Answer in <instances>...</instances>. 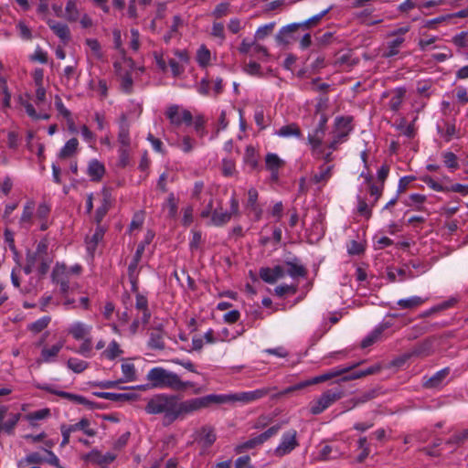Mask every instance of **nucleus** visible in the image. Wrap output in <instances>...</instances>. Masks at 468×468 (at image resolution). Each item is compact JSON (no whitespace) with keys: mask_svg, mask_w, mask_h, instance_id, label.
<instances>
[{"mask_svg":"<svg viewBox=\"0 0 468 468\" xmlns=\"http://www.w3.org/2000/svg\"><path fill=\"white\" fill-rule=\"evenodd\" d=\"M207 408L206 396L181 400L176 395L162 393L153 396L148 400L145 411L148 414H163V423L170 425Z\"/></svg>","mask_w":468,"mask_h":468,"instance_id":"1","label":"nucleus"},{"mask_svg":"<svg viewBox=\"0 0 468 468\" xmlns=\"http://www.w3.org/2000/svg\"><path fill=\"white\" fill-rule=\"evenodd\" d=\"M146 379L152 388L185 391L194 386L193 382L184 381L176 373L162 367L150 369L146 375Z\"/></svg>","mask_w":468,"mask_h":468,"instance_id":"2","label":"nucleus"},{"mask_svg":"<svg viewBox=\"0 0 468 468\" xmlns=\"http://www.w3.org/2000/svg\"><path fill=\"white\" fill-rule=\"evenodd\" d=\"M275 388H261L250 391L238 392L229 395H207V407L212 404H223L227 402H241L243 404L252 403L268 396Z\"/></svg>","mask_w":468,"mask_h":468,"instance_id":"3","label":"nucleus"},{"mask_svg":"<svg viewBox=\"0 0 468 468\" xmlns=\"http://www.w3.org/2000/svg\"><path fill=\"white\" fill-rule=\"evenodd\" d=\"M356 367V364H353V365H351L349 367H336V368L331 369L330 371H328V372H326L324 374H322L320 376H316V377L312 378L310 379L302 381L300 383H297V384H295L293 386H291V387L283 389L282 391H281L279 393L273 394V395H271V398L272 399H277V398H280L282 396H284V395H287L289 393H292L293 391L303 389V388H306L308 386L315 385V384H319V383L327 381L329 379H332L334 378L339 377V376H341V375L350 371L351 369H353Z\"/></svg>","mask_w":468,"mask_h":468,"instance_id":"4","label":"nucleus"},{"mask_svg":"<svg viewBox=\"0 0 468 468\" xmlns=\"http://www.w3.org/2000/svg\"><path fill=\"white\" fill-rule=\"evenodd\" d=\"M344 397V391L341 388H331L323 392L320 397L310 403V412L313 415H318Z\"/></svg>","mask_w":468,"mask_h":468,"instance_id":"5","label":"nucleus"},{"mask_svg":"<svg viewBox=\"0 0 468 468\" xmlns=\"http://www.w3.org/2000/svg\"><path fill=\"white\" fill-rule=\"evenodd\" d=\"M165 114L170 124L176 128L182 124L191 125L193 122V115L190 111L177 104L169 105Z\"/></svg>","mask_w":468,"mask_h":468,"instance_id":"6","label":"nucleus"},{"mask_svg":"<svg viewBox=\"0 0 468 468\" xmlns=\"http://www.w3.org/2000/svg\"><path fill=\"white\" fill-rule=\"evenodd\" d=\"M328 11L329 9H325L320 14L314 16L313 17L309 18L308 20L303 23H293L286 27H283L276 36L277 41L280 43H288V40L286 38V36L288 34L295 32L300 28L304 30L309 29L311 27L315 26L322 19V17H324L328 13Z\"/></svg>","mask_w":468,"mask_h":468,"instance_id":"7","label":"nucleus"},{"mask_svg":"<svg viewBox=\"0 0 468 468\" xmlns=\"http://www.w3.org/2000/svg\"><path fill=\"white\" fill-rule=\"evenodd\" d=\"M350 117H338L335 120L336 130L334 133L332 141L328 144V150L335 151L340 144L346 141L351 132Z\"/></svg>","mask_w":468,"mask_h":468,"instance_id":"8","label":"nucleus"},{"mask_svg":"<svg viewBox=\"0 0 468 468\" xmlns=\"http://www.w3.org/2000/svg\"><path fill=\"white\" fill-rule=\"evenodd\" d=\"M230 210L223 211L222 209H215L210 218L209 225L221 227L226 225L233 215L239 214V200L235 194L230 198Z\"/></svg>","mask_w":468,"mask_h":468,"instance_id":"9","label":"nucleus"},{"mask_svg":"<svg viewBox=\"0 0 468 468\" xmlns=\"http://www.w3.org/2000/svg\"><path fill=\"white\" fill-rule=\"evenodd\" d=\"M298 445L297 431L290 430L283 433L280 444L274 450V454L277 457H282L293 451Z\"/></svg>","mask_w":468,"mask_h":468,"instance_id":"10","label":"nucleus"},{"mask_svg":"<svg viewBox=\"0 0 468 468\" xmlns=\"http://www.w3.org/2000/svg\"><path fill=\"white\" fill-rule=\"evenodd\" d=\"M69 269L64 263H57L52 271V281L59 285L63 294L69 290Z\"/></svg>","mask_w":468,"mask_h":468,"instance_id":"11","label":"nucleus"},{"mask_svg":"<svg viewBox=\"0 0 468 468\" xmlns=\"http://www.w3.org/2000/svg\"><path fill=\"white\" fill-rule=\"evenodd\" d=\"M335 165H321L318 167V172L314 173L310 178V182L318 186L321 190L333 176Z\"/></svg>","mask_w":468,"mask_h":468,"instance_id":"12","label":"nucleus"},{"mask_svg":"<svg viewBox=\"0 0 468 468\" xmlns=\"http://www.w3.org/2000/svg\"><path fill=\"white\" fill-rule=\"evenodd\" d=\"M27 259L28 260V262L34 266L35 271L40 278L48 273L53 261L51 256H39L33 253H28Z\"/></svg>","mask_w":468,"mask_h":468,"instance_id":"13","label":"nucleus"},{"mask_svg":"<svg viewBox=\"0 0 468 468\" xmlns=\"http://www.w3.org/2000/svg\"><path fill=\"white\" fill-rule=\"evenodd\" d=\"M259 275L265 282L273 284L285 276V268L281 265H276L273 268L262 267L259 271Z\"/></svg>","mask_w":468,"mask_h":468,"instance_id":"14","label":"nucleus"},{"mask_svg":"<svg viewBox=\"0 0 468 468\" xmlns=\"http://www.w3.org/2000/svg\"><path fill=\"white\" fill-rule=\"evenodd\" d=\"M324 133L319 131H313L308 134L307 141L311 147V154L314 158H320L324 153L323 141Z\"/></svg>","mask_w":468,"mask_h":468,"instance_id":"15","label":"nucleus"},{"mask_svg":"<svg viewBox=\"0 0 468 468\" xmlns=\"http://www.w3.org/2000/svg\"><path fill=\"white\" fill-rule=\"evenodd\" d=\"M154 238V234L152 232H148L146 234L144 241H142L133 255L132 261L128 267L129 278L133 279V271H136L139 261H141L142 255L144 251L145 246L148 245Z\"/></svg>","mask_w":468,"mask_h":468,"instance_id":"16","label":"nucleus"},{"mask_svg":"<svg viewBox=\"0 0 468 468\" xmlns=\"http://www.w3.org/2000/svg\"><path fill=\"white\" fill-rule=\"evenodd\" d=\"M91 325L83 322H75L68 328V334L75 340H83L90 337Z\"/></svg>","mask_w":468,"mask_h":468,"instance_id":"17","label":"nucleus"},{"mask_svg":"<svg viewBox=\"0 0 468 468\" xmlns=\"http://www.w3.org/2000/svg\"><path fill=\"white\" fill-rule=\"evenodd\" d=\"M39 388L43 390L49 392V393L56 394L61 398L67 399L76 404H80V405H90V402L86 398H84L80 395L69 393V392H65V391L55 390L48 385L40 386Z\"/></svg>","mask_w":468,"mask_h":468,"instance_id":"18","label":"nucleus"},{"mask_svg":"<svg viewBox=\"0 0 468 468\" xmlns=\"http://www.w3.org/2000/svg\"><path fill=\"white\" fill-rule=\"evenodd\" d=\"M47 23L54 34L65 44L70 40V31L66 24L53 19H48Z\"/></svg>","mask_w":468,"mask_h":468,"instance_id":"19","label":"nucleus"},{"mask_svg":"<svg viewBox=\"0 0 468 468\" xmlns=\"http://www.w3.org/2000/svg\"><path fill=\"white\" fill-rule=\"evenodd\" d=\"M64 346V341H58L51 346H43L40 354V361L44 363H50L55 361L58 353Z\"/></svg>","mask_w":468,"mask_h":468,"instance_id":"20","label":"nucleus"},{"mask_svg":"<svg viewBox=\"0 0 468 468\" xmlns=\"http://www.w3.org/2000/svg\"><path fill=\"white\" fill-rule=\"evenodd\" d=\"M390 37L391 39L387 42L383 51V58H391L398 55L405 42V37H401L400 36Z\"/></svg>","mask_w":468,"mask_h":468,"instance_id":"21","label":"nucleus"},{"mask_svg":"<svg viewBox=\"0 0 468 468\" xmlns=\"http://www.w3.org/2000/svg\"><path fill=\"white\" fill-rule=\"evenodd\" d=\"M118 142L120 147H130V125L125 115H122L119 123Z\"/></svg>","mask_w":468,"mask_h":468,"instance_id":"22","label":"nucleus"},{"mask_svg":"<svg viewBox=\"0 0 468 468\" xmlns=\"http://www.w3.org/2000/svg\"><path fill=\"white\" fill-rule=\"evenodd\" d=\"M266 168L271 172L273 179L278 178V171L284 165V161L282 160L276 154H268L265 157Z\"/></svg>","mask_w":468,"mask_h":468,"instance_id":"23","label":"nucleus"},{"mask_svg":"<svg viewBox=\"0 0 468 468\" xmlns=\"http://www.w3.org/2000/svg\"><path fill=\"white\" fill-rule=\"evenodd\" d=\"M148 346L154 350L165 348L164 332L160 327L153 328L148 340Z\"/></svg>","mask_w":468,"mask_h":468,"instance_id":"24","label":"nucleus"},{"mask_svg":"<svg viewBox=\"0 0 468 468\" xmlns=\"http://www.w3.org/2000/svg\"><path fill=\"white\" fill-rule=\"evenodd\" d=\"M258 191L255 189V188H250L249 189L248 191V200H247V204H246V208L253 213L256 217L257 219H259L261 216V208L259 207V205L257 204V200H258Z\"/></svg>","mask_w":468,"mask_h":468,"instance_id":"25","label":"nucleus"},{"mask_svg":"<svg viewBox=\"0 0 468 468\" xmlns=\"http://www.w3.org/2000/svg\"><path fill=\"white\" fill-rule=\"evenodd\" d=\"M275 134L280 137H296L301 138L303 133L299 127V125L295 122H292L286 125L282 126L279 130L275 132Z\"/></svg>","mask_w":468,"mask_h":468,"instance_id":"26","label":"nucleus"},{"mask_svg":"<svg viewBox=\"0 0 468 468\" xmlns=\"http://www.w3.org/2000/svg\"><path fill=\"white\" fill-rule=\"evenodd\" d=\"M105 174V167L102 163L93 159L89 163L88 175L93 181H100Z\"/></svg>","mask_w":468,"mask_h":468,"instance_id":"27","label":"nucleus"},{"mask_svg":"<svg viewBox=\"0 0 468 468\" xmlns=\"http://www.w3.org/2000/svg\"><path fill=\"white\" fill-rule=\"evenodd\" d=\"M111 206V194L108 190L103 189L101 205L99 207L95 213V221L100 224L104 216L107 214Z\"/></svg>","mask_w":468,"mask_h":468,"instance_id":"28","label":"nucleus"},{"mask_svg":"<svg viewBox=\"0 0 468 468\" xmlns=\"http://www.w3.org/2000/svg\"><path fill=\"white\" fill-rule=\"evenodd\" d=\"M216 440L217 435L213 427L204 426L201 428L199 441L202 443L203 447H210L216 441Z\"/></svg>","mask_w":468,"mask_h":468,"instance_id":"29","label":"nucleus"},{"mask_svg":"<svg viewBox=\"0 0 468 468\" xmlns=\"http://www.w3.org/2000/svg\"><path fill=\"white\" fill-rule=\"evenodd\" d=\"M284 265L286 267L285 274L287 273L292 279L304 277L307 274L306 269L302 264H299L296 261H285Z\"/></svg>","mask_w":468,"mask_h":468,"instance_id":"30","label":"nucleus"},{"mask_svg":"<svg viewBox=\"0 0 468 468\" xmlns=\"http://www.w3.org/2000/svg\"><path fill=\"white\" fill-rule=\"evenodd\" d=\"M135 308L138 311H141L143 314L142 318H141L142 323L144 324H148L150 317H151V313L148 309V301L145 296H144L140 293L136 294Z\"/></svg>","mask_w":468,"mask_h":468,"instance_id":"31","label":"nucleus"},{"mask_svg":"<svg viewBox=\"0 0 468 468\" xmlns=\"http://www.w3.org/2000/svg\"><path fill=\"white\" fill-rule=\"evenodd\" d=\"M95 395L99 398L112 401L133 400L136 398L134 393L96 392Z\"/></svg>","mask_w":468,"mask_h":468,"instance_id":"32","label":"nucleus"},{"mask_svg":"<svg viewBox=\"0 0 468 468\" xmlns=\"http://www.w3.org/2000/svg\"><path fill=\"white\" fill-rule=\"evenodd\" d=\"M34 210L35 207L32 202H28L24 207V210L19 221L21 228L28 229L32 226Z\"/></svg>","mask_w":468,"mask_h":468,"instance_id":"33","label":"nucleus"},{"mask_svg":"<svg viewBox=\"0 0 468 468\" xmlns=\"http://www.w3.org/2000/svg\"><path fill=\"white\" fill-rule=\"evenodd\" d=\"M343 452L340 449L335 445H324L319 453L318 460L320 461H327L330 459H335L341 456Z\"/></svg>","mask_w":468,"mask_h":468,"instance_id":"34","label":"nucleus"},{"mask_svg":"<svg viewBox=\"0 0 468 468\" xmlns=\"http://www.w3.org/2000/svg\"><path fill=\"white\" fill-rule=\"evenodd\" d=\"M89 87L92 90H95L101 100L107 98V96H108V84H107V81L105 80H102V79L94 80V79H92L89 82Z\"/></svg>","mask_w":468,"mask_h":468,"instance_id":"35","label":"nucleus"},{"mask_svg":"<svg viewBox=\"0 0 468 468\" xmlns=\"http://www.w3.org/2000/svg\"><path fill=\"white\" fill-rule=\"evenodd\" d=\"M88 458L93 462L94 463L105 466L112 463L115 459V455L107 453V454H101L98 451H92L89 455Z\"/></svg>","mask_w":468,"mask_h":468,"instance_id":"36","label":"nucleus"},{"mask_svg":"<svg viewBox=\"0 0 468 468\" xmlns=\"http://www.w3.org/2000/svg\"><path fill=\"white\" fill-rule=\"evenodd\" d=\"M357 63L358 58H352V54L350 52L338 56L335 62V66L342 68L343 69H349Z\"/></svg>","mask_w":468,"mask_h":468,"instance_id":"37","label":"nucleus"},{"mask_svg":"<svg viewBox=\"0 0 468 468\" xmlns=\"http://www.w3.org/2000/svg\"><path fill=\"white\" fill-rule=\"evenodd\" d=\"M80 17V13L76 1H68L65 7V18L69 22H76Z\"/></svg>","mask_w":468,"mask_h":468,"instance_id":"38","label":"nucleus"},{"mask_svg":"<svg viewBox=\"0 0 468 468\" xmlns=\"http://www.w3.org/2000/svg\"><path fill=\"white\" fill-rule=\"evenodd\" d=\"M406 90L403 88H398L395 90L394 94L389 100L388 107L393 112H398L403 102Z\"/></svg>","mask_w":468,"mask_h":468,"instance_id":"39","label":"nucleus"},{"mask_svg":"<svg viewBox=\"0 0 468 468\" xmlns=\"http://www.w3.org/2000/svg\"><path fill=\"white\" fill-rule=\"evenodd\" d=\"M424 303V299L420 296H411L407 299H400L397 302V305L400 309L413 310L420 306Z\"/></svg>","mask_w":468,"mask_h":468,"instance_id":"40","label":"nucleus"},{"mask_svg":"<svg viewBox=\"0 0 468 468\" xmlns=\"http://www.w3.org/2000/svg\"><path fill=\"white\" fill-rule=\"evenodd\" d=\"M261 441L259 438V436H255L253 438L249 439L248 441L239 443L235 446L234 452L237 454L243 453L249 450L254 449L259 445H261Z\"/></svg>","mask_w":468,"mask_h":468,"instance_id":"41","label":"nucleus"},{"mask_svg":"<svg viewBox=\"0 0 468 468\" xmlns=\"http://www.w3.org/2000/svg\"><path fill=\"white\" fill-rule=\"evenodd\" d=\"M78 146L79 142L76 138L69 139L61 148L58 154L59 158L66 159L72 156L77 152Z\"/></svg>","mask_w":468,"mask_h":468,"instance_id":"42","label":"nucleus"},{"mask_svg":"<svg viewBox=\"0 0 468 468\" xmlns=\"http://www.w3.org/2000/svg\"><path fill=\"white\" fill-rule=\"evenodd\" d=\"M72 432L77 431H82L86 435L93 437L96 435V431L90 428V420L88 419H81L79 422L71 425H68Z\"/></svg>","mask_w":468,"mask_h":468,"instance_id":"43","label":"nucleus"},{"mask_svg":"<svg viewBox=\"0 0 468 468\" xmlns=\"http://www.w3.org/2000/svg\"><path fill=\"white\" fill-rule=\"evenodd\" d=\"M449 368H443L438 372H436L432 377H431L424 384L426 388H432L438 387L443 379L449 374Z\"/></svg>","mask_w":468,"mask_h":468,"instance_id":"44","label":"nucleus"},{"mask_svg":"<svg viewBox=\"0 0 468 468\" xmlns=\"http://www.w3.org/2000/svg\"><path fill=\"white\" fill-rule=\"evenodd\" d=\"M122 354V350L121 349L119 344L113 340L112 341L107 348L101 353V356L106 357L109 360H113Z\"/></svg>","mask_w":468,"mask_h":468,"instance_id":"45","label":"nucleus"},{"mask_svg":"<svg viewBox=\"0 0 468 468\" xmlns=\"http://www.w3.org/2000/svg\"><path fill=\"white\" fill-rule=\"evenodd\" d=\"M122 372L123 378L120 382L134 381L136 379V370L133 363L125 362L122 364Z\"/></svg>","mask_w":468,"mask_h":468,"instance_id":"46","label":"nucleus"},{"mask_svg":"<svg viewBox=\"0 0 468 468\" xmlns=\"http://www.w3.org/2000/svg\"><path fill=\"white\" fill-rule=\"evenodd\" d=\"M50 321V316H43L40 319L29 324L27 325V329L34 334H38L48 327Z\"/></svg>","mask_w":468,"mask_h":468,"instance_id":"47","label":"nucleus"},{"mask_svg":"<svg viewBox=\"0 0 468 468\" xmlns=\"http://www.w3.org/2000/svg\"><path fill=\"white\" fill-rule=\"evenodd\" d=\"M244 163L251 169H255L258 166V155L255 148L251 145L246 147Z\"/></svg>","mask_w":468,"mask_h":468,"instance_id":"48","label":"nucleus"},{"mask_svg":"<svg viewBox=\"0 0 468 468\" xmlns=\"http://www.w3.org/2000/svg\"><path fill=\"white\" fill-rule=\"evenodd\" d=\"M467 441L468 428L455 432L451 438L447 440L446 444L461 446Z\"/></svg>","mask_w":468,"mask_h":468,"instance_id":"49","label":"nucleus"},{"mask_svg":"<svg viewBox=\"0 0 468 468\" xmlns=\"http://www.w3.org/2000/svg\"><path fill=\"white\" fill-rule=\"evenodd\" d=\"M50 415L49 409H42L34 412H30L25 416V419L27 420L31 426H36L37 420H41L48 418Z\"/></svg>","mask_w":468,"mask_h":468,"instance_id":"50","label":"nucleus"},{"mask_svg":"<svg viewBox=\"0 0 468 468\" xmlns=\"http://www.w3.org/2000/svg\"><path fill=\"white\" fill-rule=\"evenodd\" d=\"M67 366L74 373L80 374L88 368L89 363L76 357H71L68 360Z\"/></svg>","mask_w":468,"mask_h":468,"instance_id":"51","label":"nucleus"},{"mask_svg":"<svg viewBox=\"0 0 468 468\" xmlns=\"http://www.w3.org/2000/svg\"><path fill=\"white\" fill-rule=\"evenodd\" d=\"M274 27H275L274 22H271V23H269V24L260 27L255 32L254 39L256 41L264 39L265 37H267L273 32Z\"/></svg>","mask_w":468,"mask_h":468,"instance_id":"52","label":"nucleus"},{"mask_svg":"<svg viewBox=\"0 0 468 468\" xmlns=\"http://www.w3.org/2000/svg\"><path fill=\"white\" fill-rule=\"evenodd\" d=\"M210 51L205 46H201L197 52V61L199 66L202 68L207 67L210 62Z\"/></svg>","mask_w":468,"mask_h":468,"instance_id":"53","label":"nucleus"},{"mask_svg":"<svg viewBox=\"0 0 468 468\" xmlns=\"http://www.w3.org/2000/svg\"><path fill=\"white\" fill-rule=\"evenodd\" d=\"M85 44L90 49L92 56L97 59H101L103 58V53L101 51V47L99 41L95 38H87L85 40Z\"/></svg>","mask_w":468,"mask_h":468,"instance_id":"54","label":"nucleus"},{"mask_svg":"<svg viewBox=\"0 0 468 468\" xmlns=\"http://www.w3.org/2000/svg\"><path fill=\"white\" fill-rule=\"evenodd\" d=\"M426 197L421 194H411L409 196L405 205L409 207L415 206L417 210H423L422 204L425 202Z\"/></svg>","mask_w":468,"mask_h":468,"instance_id":"55","label":"nucleus"},{"mask_svg":"<svg viewBox=\"0 0 468 468\" xmlns=\"http://www.w3.org/2000/svg\"><path fill=\"white\" fill-rule=\"evenodd\" d=\"M438 132L446 142H450L456 134V127L453 123L446 122L444 129L438 127Z\"/></svg>","mask_w":468,"mask_h":468,"instance_id":"56","label":"nucleus"},{"mask_svg":"<svg viewBox=\"0 0 468 468\" xmlns=\"http://www.w3.org/2000/svg\"><path fill=\"white\" fill-rule=\"evenodd\" d=\"M443 163L445 166L452 170H455L459 167L457 156L452 152H445L442 154Z\"/></svg>","mask_w":468,"mask_h":468,"instance_id":"57","label":"nucleus"},{"mask_svg":"<svg viewBox=\"0 0 468 468\" xmlns=\"http://www.w3.org/2000/svg\"><path fill=\"white\" fill-rule=\"evenodd\" d=\"M365 178L366 181L369 184V193L371 196L375 197L374 203H376L382 196L384 185L380 184V186H376L371 184L372 177L368 175H367Z\"/></svg>","mask_w":468,"mask_h":468,"instance_id":"58","label":"nucleus"},{"mask_svg":"<svg viewBox=\"0 0 468 468\" xmlns=\"http://www.w3.org/2000/svg\"><path fill=\"white\" fill-rule=\"evenodd\" d=\"M165 206L168 207V216L171 218H175L177 215V200L174 193H170L167 197Z\"/></svg>","mask_w":468,"mask_h":468,"instance_id":"59","label":"nucleus"},{"mask_svg":"<svg viewBox=\"0 0 468 468\" xmlns=\"http://www.w3.org/2000/svg\"><path fill=\"white\" fill-rule=\"evenodd\" d=\"M452 42L459 48L468 47V31H462L452 37Z\"/></svg>","mask_w":468,"mask_h":468,"instance_id":"60","label":"nucleus"},{"mask_svg":"<svg viewBox=\"0 0 468 468\" xmlns=\"http://www.w3.org/2000/svg\"><path fill=\"white\" fill-rule=\"evenodd\" d=\"M83 342L79 346L77 353L84 356L85 357L91 356L92 341L90 336L82 340Z\"/></svg>","mask_w":468,"mask_h":468,"instance_id":"61","label":"nucleus"},{"mask_svg":"<svg viewBox=\"0 0 468 468\" xmlns=\"http://www.w3.org/2000/svg\"><path fill=\"white\" fill-rule=\"evenodd\" d=\"M55 106L59 114H61L67 120V122H71V112L65 107L61 98L58 95L55 97Z\"/></svg>","mask_w":468,"mask_h":468,"instance_id":"62","label":"nucleus"},{"mask_svg":"<svg viewBox=\"0 0 468 468\" xmlns=\"http://www.w3.org/2000/svg\"><path fill=\"white\" fill-rule=\"evenodd\" d=\"M391 325H392V324H391L389 322H384V323H382V324H378V326H377V327H376V328H375V329H374V330L369 334V335H370V337L372 338L373 342H374V343H375V342H377V341L380 338V336H381L382 333H383L385 330H387L388 328H389Z\"/></svg>","mask_w":468,"mask_h":468,"instance_id":"63","label":"nucleus"},{"mask_svg":"<svg viewBox=\"0 0 468 468\" xmlns=\"http://www.w3.org/2000/svg\"><path fill=\"white\" fill-rule=\"evenodd\" d=\"M229 13V3H220L218 4L214 11L212 12V16L218 19L225 16H227Z\"/></svg>","mask_w":468,"mask_h":468,"instance_id":"64","label":"nucleus"}]
</instances>
